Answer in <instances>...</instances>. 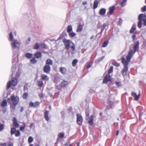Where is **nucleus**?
I'll use <instances>...</instances> for the list:
<instances>
[{"label": "nucleus", "instance_id": "obj_1", "mask_svg": "<svg viewBox=\"0 0 146 146\" xmlns=\"http://www.w3.org/2000/svg\"><path fill=\"white\" fill-rule=\"evenodd\" d=\"M9 40L11 42V43L12 48L13 58L12 61V66L11 68L12 72V76L15 75V78H13L11 81L8 82L7 84V88L9 89L12 85L15 86L17 84V78L20 76L21 72V69L22 65L21 64L18 65L19 62L18 58V52L19 50L18 46L21 44V42L14 39L13 33L10 32L9 36Z\"/></svg>", "mask_w": 146, "mask_h": 146}, {"label": "nucleus", "instance_id": "obj_2", "mask_svg": "<svg viewBox=\"0 0 146 146\" xmlns=\"http://www.w3.org/2000/svg\"><path fill=\"white\" fill-rule=\"evenodd\" d=\"M19 101V98L18 96H15L14 95H12L10 98L7 100V102L10 104L12 103L10 106L11 110V111H14L16 107V105Z\"/></svg>", "mask_w": 146, "mask_h": 146}, {"label": "nucleus", "instance_id": "obj_3", "mask_svg": "<svg viewBox=\"0 0 146 146\" xmlns=\"http://www.w3.org/2000/svg\"><path fill=\"white\" fill-rule=\"evenodd\" d=\"M62 42L65 48L67 50H68L71 48L72 51H74L75 50V45L70 40L64 38L63 39Z\"/></svg>", "mask_w": 146, "mask_h": 146}, {"label": "nucleus", "instance_id": "obj_4", "mask_svg": "<svg viewBox=\"0 0 146 146\" xmlns=\"http://www.w3.org/2000/svg\"><path fill=\"white\" fill-rule=\"evenodd\" d=\"M134 54L133 52V50L132 49L130 50L128 55L126 56V60H125V58L123 57L122 58L121 62L128 64Z\"/></svg>", "mask_w": 146, "mask_h": 146}, {"label": "nucleus", "instance_id": "obj_5", "mask_svg": "<svg viewBox=\"0 0 146 146\" xmlns=\"http://www.w3.org/2000/svg\"><path fill=\"white\" fill-rule=\"evenodd\" d=\"M139 41H137L134 43L133 47L134 49V50H133V53H135L136 52L139 50Z\"/></svg>", "mask_w": 146, "mask_h": 146}, {"label": "nucleus", "instance_id": "obj_6", "mask_svg": "<svg viewBox=\"0 0 146 146\" xmlns=\"http://www.w3.org/2000/svg\"><path fill=\"white\" fill-rule=\"evenodd\" d=\"M123 64L124 65V67L123 70L121 71V73L123 74H124L125 72V74L127 73V71L128 70V64L122 62Z\"/></svg>", "mask_w": 146, "mask_h": 146}, {"label": "nucleus", "instance_id": "obj_7", "mask_svg": "<svg viewBox=\"0 0 146 146\" xmlns=\"http://www.w3.org/2000/svg\"><path fill=\"white\" fill-rule=\"evenodd\" d=\"M82 116L79 113L77 114V122L80 125L82 124Z\"/></svg>", "mask_w": 146, "mask_h": 146}, {"label": "nucleus", "instance_id": "obj_8", "mask_svg": "<svg viewBox=\"0 0 146 146\" xmlns=\"http://www.w3.org/2000/svg\"><path fill=\"white\" fill-rule=\"evenodd\" d=\"M115 6H113L110 7L109 8V12L107 13V15L109 16L112 15L115 10Z\"/></svg>", "mask_w": 146, "mask_h": 146}, {"label": "nucleus", "instance_id": "obj_9", "mask_svg": "<svg viewBox=\"0 0 146 146\" xmlns=\"http://www.w3.org/2000/svg\"><path fill=\"white\" fill-rule=\"evenodd\" d=\"M131 94L132 96L134 98L135 100L136 101L139 100L140 96V93L138 95H137V94L134 92H132Z\"/></svg>", "mask_w": 146, "mask_h": 146}, {"label": "nucleus", "instance_id": "obj_10", "mask_svg": "<svg viewBox=\"0 0 146 146\" xmlns=\"http://www.w3.org/2000/svg\"><path fill=\"white\" fill-rule=\"evenodd\" d=\"M50 69V67L49 65H46L43 68V71L44 72L46 73H49Z\"/></svg>", "mask_w": 146, "mask_h": 146}, {"label": "nucleus", "instance_id": "obj_11", "mask_svg": "<svg viewBox=\"0 0 146 146\" xmlns=\"http://www.w3.org/2000/svg\"><path fill=\"white\" fill-rule=\"evenodd\" d=\"M39 104V102L38 101H36L34 103L32 102H30L29 103V105L30 107L35 108L37 107Z\"/></svg>", "mask_w": 146, "mask_h": 146}, {"label": "nucleus", "instance_id": "obj_12", "mask_svg": "<svg viewBox=\"0 0 146 146\" xmlns=\"http://www.w3.org/2000/svg\"><path fill=\"white\" fill-rule=\"evenodd\" d=\"M110 76L109 75H106L103 81V83H106L108 81H110Z\"/></svg>", "mask_w": 146, "mask_h": 146}, {"label": "nucleus", "instance_id": "obj_13", "mask_svg": "<svg viewBox=\"0 0 146 146\" xmlns=\"http://www.w3.org/2000/svg\"><path fill=\"white\" fill-rule=\"evenodd\" d=\"M146 18V15H144L143 14H140L138 17V19L139 21H142L143 20V19Z\"/></svg>", "mask_w": 146, "mask_h": 146}, {"label": "nucleus", "instance_id": "obj_14", "mask_svg": "<svg viewBox=\"0 0 146 146\" xmlns=\"http://www.w3.org/2000/svg\"><path fill=\"white\" fill-rule=\"evenodd\" d=\"M60 72L63 74H65L66 73V69L64 67H61L59 68Z\"/></svg>", "mask_w": 146, "mask_h": 146}, {"label": "nucleus", "instance_id": "obj_15", "mask_svg": "<svg viewBox=\"0 0 146 146\" xmlns=\"http://www.w3.org/2000/svg\"><path fill=\"white\" fill-rule=\"evenodd\" d=\"M83 28V26L80 24H79L77 26V28L76 30V32L79 33L81 32Z\"/></svg>", "mask_w": 146, "mask_h": 146}, {"label": "nucleus", "instance_id": "obj_16", "mask_svg": "<svg viewBox=\"0 0 146 146\" xmlns=\"http://www.w3.org/2000/svg\"><path fill=\"white\" fill-rule=\"evenodd\" d=\"M48 111L46 110H45L44 113V117L45 119L47 121H48L49 120V117L48 115Z\"/></svg>", "mask_w": 146, "mask_h": 146}, {"label": "nucleus", "instance_id": "obj_17", "mask_svg": "<svg viewBox=\"0 0 146 146\" xmlns=\"http://www.w3.org/2000/svg\"><path fill=\"white\" fill-rule=\"evenodd\" d=\"M94 118L93 115H92L90 116V119L88 121V123L91 125H93Z\"/></svg>", "mask_w": 146, "mask_h": 146}, {"label": "nucleus", "instance_id": "obj_18", "mask_svg": "<svg viewBox=\"0 0 146 146\" xmlns=\"http://www.w3.org/2000/svg\"><path fill=\"white\" fill-rule=\"evenodd\" d=\"M106 12V10L104 8H102L99 11V14L101 15H104Z\"/></svg>", "mask_w": 146, "mask_h": 146}, {"label": "nucleus", "instance_id": "obj_19", "mask_svg": "<svg viewBox=\"0 0 146 146\" xmlns=\"http://www.w3.org/2000/svg\"><path fill=\"white\" fill-rule=\"evenodd\" d=\"M53 61L50 59H48L46 61V65H53Z\"/></svg>", "mask_w": 146, "mask_h": 146}, {"label": "nucleus", "instance_id": "obj_20", "mask_svg": "<svg viewBox=\"0 0 146 146\" xmlns=\"http://www.w3.org/2000/svg\"><path fill=\"white\" fill-rule=\"evenodd\" d=\"M108 103L109 105L108 106L107 108V110H109L112 108V106L113 105V102L111 101H108Z\"/></svg>", "mask_w": 146, "mask_h": 146}, {"label": "nucleus", "instance_id": "obj_21", "mask_svg": "<svg viewBox=\"0 0 146 146\" xmlns=\"http://www.w3.org/2000/svg\"><path fill=\"white\" fill-rule=\"evenodd\" d=\"M136 25L135 24H133L130 31V33L131 34L132 33L136 30Z\"/></svg>", "mask_w": 146, "mask_h": 146}, {"label": "nucleus", "instance_id": "obj_22", "mask_svg": "<svg viewBox=\"0 0 146 146\" xmlns=\"http://www.w3.org/2000/svg\"><path fill=\"white\" fill-rule=\"evenodd\" d=\"M35 57L37 58H41L42 56V54L41 52H38L35 53L34 54Z\"/></svg>", "mask_w": 146, "mask_h": 146}, {"label": "nucleus", "instance_id": "obj_23", "mask_svg": "<svg viewBox=\"0 0 146 146\" xmlns=\"http://www.w3.org/2000/svg\"><path fill=\"white\" fill-rule=\"evenodd\" d=\"M127 0H123V1L121 2L120 3V5L122 7H124L126 4V1Z\"/></svg>", "mask_w": 146, "mask_h": 146}, {"label": "nucleus", "instance_id": "obj_24", "mask_svg": "<svg viewBox=\"0 0 146 146\" xmlns=\"http://www.w3.org/2000/svg\"><path fill=\"white\" fill-rule=\"evenodd\" d=\"M7 101L6 100H5L3 101L1 104V106L3 107H4L6 106H7Z\"/></svg>", "mask_w": 146, "mask_h": 146}, {"label": "nucleus", "instance_id": "obj_25", "mask_svg": "<svg viewBox=\"0 0 146 146\" xmlns=\"http://www.w3.org/2000/svg\"><path fill=\"white\" fill-rule=\"evenodd\" d=\"M98 2L97 1H95L94 3L93 8L94 9H96L98 7Z\"/></svg>", "mask_w": 146, "mask_h": 146}, {"label": "nucleus", "instance_id": "obj_26", "mask_svg": "<svg viewBox=\"0 0 146 146\" xmlns=\"http://www.w3.org/2000/svg\"><path fill=\"white\" fill-rule=\"evenodd\" d=\"M68 84V82L66 81H63L61 83V85L62 86L65 87Z\"/></svg>", "mask_w": 146, "mask_h": 146}, {"label": "nucleus", "instance_id": "obj_27", "mask_svg": "<svg viewBox=\"0 0 146 146\" xmlns=\"http://www.w3.org/2000/svg\"><path fill=\"white\" fill-rule=\"evenodd\" d=\"M72 30V26L71 25H68L67 28V32L68 33L71 32Z\"/></svg>", "mask_w": 146, "mask_h": 146}, {"label": "nucleus", "instance_id": "obj_28", "mask_svg": "<svg viewBox=\"0 0 146 146\" xmlns=\"http://www.w3.org/2000/svg\"><path fill=\"white\" fill-rule=\"evenodd\" d=\"M37 60L34 57H33L30 60V62L31 64H35L36 63Z\"/></svg>", "mask_w": 146, "mask_h": 146}, {"label": "nucleus", "instance_id": "obj_29", "mask_svg": "<svg viewBox=\"0 0 146 146\" xmlns=\"http://www.w3.org/2000/svg\"><path fill=\"white\" fill-rule=\"evenodd\" d=\"M76 35V34L74 32H70L69 33V35L70 37L72 38L74 37Z\"/></svg>", "mask_w": 146, "mask_h": 146}, {"label": "nucleus", "instance_id": "obj_30", "mask_svg": "<svg viewBox=\"0 0 146 146\" xmlns=\"http://www.w3.org/2000/svg\"><path fill=\"white\" fill-rule=\"evenodd\" d=\"M25 56L27 58L30 59L32 57V54L30 53H27L25 54Z\"/></svg>", "mask_w": 146, "mask_h": 146}, {"label": "nucleus", "instance_id": "obj_31", "mask_svg": "<svg viewBox=\"0 0 146 146\" xmlns=\"http://www.w3.org/2000/svg\"><path fill=\"white\" fill-rule=\"evenodd\" d=\"M38 86L39 87H42L43 85V83L42 81H38L37 82Z\"/></svg>", "mask_w": 146, "mask_h": 146}, {"label": "nucleus", "instance_id": "obj_32", "mask_svg": "<svg viewBox=\"0 0 146 146\" xmlns=\"http://www.w3.org/2000/svg\"><path fill=\"white\" fill-rule=\"evenodd\" d=\"M60 81V79L58 76H56L55 77L54 80V82L55 83H58Z\"/></svg>", "mask_w": 146, "mask_h": 146}, {"label": "nucleus", "instance_id": "obj_33", "mask_svg": "<svg viewBox=\"0 0 146 146\" xmlns=\"http://www.w3.org/2000/svg\"><path fill=\"white\" fill-rule=\"evenodd\" d=\"M28 96V94L27 92H25L24 93L22 97L24 99H26Z\"/></svg>", "mask_w": 146, "mask_h": 146}, {"label": "nucleus", "instance_id": "obj_34", "mask_svg": "<svg viewBox=\"0 0 146 146\" xmlns=\"http://www.w3.org/2000/svg\"><path fill=\"white\" fill-rule=\"evenodd\" d=\"M42 78L43 80H48L49 79V78L47 76L44 74H43L42 75Z\"/></svg>", "mask_w": 146, "mask_h": 146}, {"label": "nucleus", "instance_id": "obj_35", "mask_svg": "<svg viewBox=\"0 0 146 146\" xmlns=\"http://www.w3.org/2000/svg\"><path fill=\"white\" fill-rule=\"evenodd\" d=\"M33 138L31 136H30L29 137L28 142L29 143H30L33 142Z\"/></svg>", "mask_w": 146, "mask_h": 146}, {"label": "nucleus", "instance_id": "obj_36", "mask_svg": "<svg viewBox=\"0 0 146 146\" xmlns=\"http://www.w3.org/2000/svg\"><path fill=\"white\" fill-rule=\"evenodd\" d=\"M78 60L77 59H75L73 60L72 62V65L73 66H76V64L78 62Z\"/></svg>", "mask_w": 146, "mask_h": 146}, {"label": "nucleus", "instance_id": "obj_37", "mask_svg": "<svg viewBox=\"0 0 146 146\" xmlns=\"http://www.w3.org/2000/svg\"><path fill=\"white\" fill-rule=\"evenodd\" d=\"M16 131V129L15 128H12L11 129V133L12 135L14 134Z\"/></svg>", "mask_w": 146, "mask_h": 146}, {"label": "nucleus", "instance_id": "obj_38", "mask_svg": "<svg viewBox=\"0 0 146 146\" xmlns=\"http://www.w3.org/2000/svg\"><path fill=\"white\" fill-rule=\"evenodd\" d=\"M39 46L37 43H36L34 45L33 48L34 49L37 50L39 48Z\"/></svg>", "mask_w": 146, "mask_h": 146}, {"label": "nucleus", "instance_id": "obj_39", "mask_svg": "<svg viewBox=\"0 0 146 146\" xmlns=\"http://www.w3.org/2000/svg\"><path fill=\"white\" fill-rule=\"evenodd\" d=\"M106 23H104L103 24V25L101 26V32H102L103 31L104 29L106 28Z\"/></svg>", "mask_w": 146, "mask_h": 146}, {"label": "nucleus", "instance_id": "obj_40", "mask_svg": "<svg viewBox=\"0 0 146 146\" xmlns=\"http://www.w3.org/2000/svg\"><path fill=\"white\" fill-rule=\"evenodd\" d=\"M108 41H104L103 42V43L102 45V47H106L108 45Z\"/></svg>", "mask_w": 146, "mask_h": 146}, {"label": "nucleus", "instance_id": "obj_41", "mask_svg": "<svg viewBox=\"0 0 146 146\" xmlns=\"http://www.w3.org/2000/svg\"><path fill=\"white\" fill-rule=\"evenodd\" d=\"M86 119H87L88 118L89 115V113L88 110H87L86 111Z\"/></svg>", "mask_w": 146, "mask_h": 146}, {"label": "nucleus", "instance_id": "obj_42", "mask_svg": "<svg viewBox=\"0 0 146 146\" xmlns=\"http://www.w3.org/2000/svg\"><path fill=\"white\" fill-rule=\"evenodd\" d=\"M64 133H59L58 136L60 139H62L64 137Z\"/></svg>", "mask_w": 146, "mask_h": 146}, {"label": "nucleus", "instance_id": "obj_43", "mask_svg": "<svg viewBox=\"0 0 146 146\" xmlns=\"http://www.w3.org/2000/svg\"><path fill=\"white\" fill-rule=\"evenodd\" d=\"M13 126L15 128H17L19 127V124L17 123V122L13 123Z\"/></svg>", "mask_w": 146, "mask_h": 146}, {"label": "nucleus", "instance_id": "obj_44", "mask_svg": "<svg viewBox=\"0 0 146 146\" xmlns=\"http://www.w3.org/2000/svg\"><path fill=\"white\" fill-rule=\"evenodd\" d=\"M4 128V125L3 124L0 123V131H2Z\"/></svg>", "mask_w": 146, "mask_h": 146}, {"label": "nucleus", "instance_id": "obj_45", "mask_svg": "<svg viewBox=\"0 0 146 146\" xmlns=\"http://www.w3.org/2000/svg\"><path fill=\"white\" fill-rule=\"evenodd\" d=\"M25 126H26V125H25V123H24L23 126H21L20 127V130L21 131H22L24 129L25 127Z\"/></svg>", "mask_w": 146, "mask_h": 146}, {"label": "nucleus", "instance_id": "obj_46", "mask_svg": "<svg viewBox=\"0 0 146 146\" xmlns=\"http://www.w3.org/2000/svg\"><path fill=\"white\" fill-rule=\"evenodd\" d=\"M142 21H139V22L138 24V27L139 28H140L142 27Z\"/></svg>", "mask_w": 146, "mask_h": 146}, {"label": "nucleus", "instance_id": "obj_47", "mask_svg": "<svg viewBox=\"0 0 146 146\" xmlns=\"http://www.w3.org/2000/svg\"><path fill=\"white\" fill-rule=\"evenodd\" d=\"M105 56H103L102 57H101L99 58L98 59V62H100V61H102L104 58Z\"/></svg>", "mask_w": 146, "mask_h": 146}, {"label": "nucleus", "instance_id": "obj_48", "mask_svg": "<svg viewBox=\"0 0 146 146\" xmlns=\"http://www.w3.org/2000/svg\"><path fill=\"white\" fill-rule=\"evenodd\" d=\"M123 22L121 18H120L119 19V21L118 23V25H121L122 24Z\"/></svg>", "mask_w": 146, "mask_h": 146}, {"label": "nucleus", "instance_id": "obj_49", "mask_svg": "<svg viewBox=\"0 0 146 146\" xmlns=\"http://www.w3.org/2000/svg\"><path fill=\"white\" fill-rule=\"evenodd\" d=\"M115 84L118 87H120L121 85V83L120 82L115 81Z\"/></svg>", "mask_w": 146, "mask_h": 146}, {"label": "nucleus", "instance_id": "obj_50", "mask_svg": "<svg viewBox=\"0 0 146 146\" xmlns=\"http://www.w3.org/2000/svg\"><path fill=\"white\" fill-rule=\"evenodd\" d=\"M20 132L19 130H17L15 134V136L16 137H18L20 136Z\"/></svg>", "mask_w": 146, "mask_h": 146}, {"label": "nucleus", "instance_id": "obj_51", "mask_svg": "<svg viewBox=\"0 0 146 146\" xmlns=\"http://www.w3.org/2000/svg\"><path fill=\"white\" fill-rule=\"evenodd\" d=\"M113 67L112 66H111L110 67L109 70H108V73L109 74H110L113 71Z\"/></svg>", "mask_w": 146, "mask_h": 146}, {"label": "nucleus", "instance_id": "obj_52", "mask_svg": "<svg viewBox=\"0 0 146 146\" xmlns=\"http://www.w3.org/2000/svg\"><path fill=\"white\" fill-rule=\"evenodd\" d=\"M141 10L143 12H144L146 10V6H144V7L141 8Z\"/></svg>", "mask_w": 146, "mask_h": 146}, {"label": "nucleus", "instance_id": "obj_53", "mask_svg": "<svg viewBox=\"0 0 146 146\" xmlns=\"http://www.w3.org/2000/svg\"><path fill=\"white\" fill-rule=\"evenodd\" d=\"M112 64H113V65H114L117 67L119 66L120 65L119 64L117 63L116 62H113Z\"/></svg>", "mask_w": 146, "mask_h": 146}, {"label": "nucleus", "instance_id": "obj_54", "mask_svg": "<svg viewBox=\"0 0 146 146\" xmlns=\"http://www.w3.org/2000/svg\"><path fill=\"white\" fill-rule=\"evenodd\" d=\"M143 24L145 26H146V18L143 19Z\"/></svg>", "mask_w": 146, "mask_h": 146}, {"label": "nucleus", "instance_id": "obj_55", "mask_svg": "<svg viewBox=\"0 0 146 146\" xmlns=\"http://www.w3.org/2000/svg\"><path fill=\"white\" fill-rule=\"evenodd\" d=\"M12 121H13V123L17 122V120L16 118L15 117H13L12 119Z\"/></svg>", "mask_w": 146, "mask_h": 146}, {"label": "nucleus", "instance_id": "obj_56", "mask_svg": "<svg viewBox=\"0 0 146 146\" xmlns=\"http://www.w3.org/2000/svg\"><path fill=\"white\" fill-rule=\"evenodd\" d=\"M8 146H13V144L11 142H10L8 143Z\"/></svg>", "mask_w": 146, "mask_h": 146}, {"label": "nucleus", "instance_id": "obj_57", "mask_svg": "<svg viewBox=\"0 0 146 146\" xmlns=\"http://www.w3.org/2000/svg\"><path fill=\"white\" fill-rule=\"evenodd\" d=\"M1 146H7V144L6 143H1L0 144Z\"/></svg>", "mask_w": 146, "mask_h": 146}, {"label": "nucleus", "instance_id": "obj_58", "mask_svg": "<svg viewBox=\"0 0 146 146\" xmlns=\"http://www.w3.org/2000/svg\"><path fill=\"white\" fill-rule=\"evenodd\" d=\"M40 46L42 48H44L45 47V44H41L40 45Z\"/></svg>", "mask_w": 146, "mask_h": 146}, {"label": "nucleus", "instance_id": "obj_59", "mask_svg": "<svg viewBox=\"0 0 146 146\" xmlns=\"http://www.w3.org/2000/svg\"><path fill=\"white\" fill-rule=\"evenodd\" d=\"M38 96L40 98H41L42 97L43 95L42 94L40 93L39 94H38Z\"/></svg>", "mask_w": 146, "mask_h": 146}, {"label": "nucleus", "instance_id": "obj_60", "mask_svg": "<svg viewBox=\"0 0 146 146\" xmlns=\"http://www.w3.org/2000/svg\"><path fill=\"white\" fill-rule=\"evenodd\" d=\"M136 37V35H132V38L134 40L135 39Z\"/></svg>", "mask_w": 146, "mask_h": 146}, {"label": "nucleus", "instance_id": "obj_61", "mask_svg": "<svg viewBox=\"0 0 146 146\" xmlns=\"http://www.w3.org/2000/svg\"><path fill=\"white\" fill-rule=\"evenodd\" d=\"M6 111V109L5 108L3 109V113H5Z\"/></svg>", "mask_w": 146, "mask_h": 146}, {"label": "nucleus", "instance_id": "obj_62", "mask_svg": "<svg viewBox=\"0 0 146 146\" xmlns=\"http://www.w3.org/2000/svg\"><path fill=\"white\" fill-rule=\"evenodd\" d=\"M91 67V65L90 64H88L86 68L87 69Z\"/></svg>", "mask_w": 146, "mask_h": 146}, {"label": "nucleus", "instance_id": "obj_63", "mask_svg": "<svg viewBox=\"0 0 146 146\" xmlns=\"http://www.w3.org/2000/svg\"><path fill=\"white\" fill-rule=\"evenodd\" d=\"M29 42H28V41H27L25 42V45H28V44L29 43Z\"/></svg>", "mask_w": 146, "mask_h": 146}, {"label": "nucleus", "instance_id": "obj_64", "mask_svg": "<svg viewBox=\"0 0 146 146\" xmlns=\"http://www.w3.org/2000/svg\"><path fill=\"white\" fill-rule=\"evenodd\" d=\"M87 3V2L86 1H84V2H83L82 3V4L84 5H86Z\"/></svg>", "mask_w": 146, "mask_h": 146}]
</instances>
